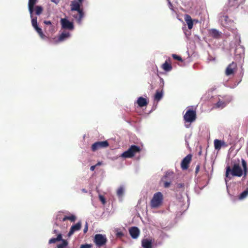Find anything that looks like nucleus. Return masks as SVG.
<instances>
[{
    "instance_id": "obj_1",
    "label": "nucleus",
    "mask_w": 248,
    "mask_h": 248,
    "mask_svg": "<svg viewBox=\"0 0 248 248\" xmlns=\"http://www.w3.org/2000/svg\"><path fill=\"white\" fill-rule=\"evenodd\" d=\"M241 163L243 170H242L240 166L239 162L235 163L232 168L229 166H227L226 168L225 176L229 177L230 174L232 175V176L237 177H241L244 174V176H246L248 172L247 163L244 159H241Z\"/></svg>"
},
{
    "instance_id": "obj_2",
    "label": "nucleus",
    "mask_w": 248,
    "mask_h": 248,
    "mask_svg": "<svg viewBox=\"0 0 248 248\" xmlns=\"http://www.w3.org/2000/svg\"><path fill=\"white\" fill-rule=\"evenodd\" d=\"M82 2L83 0H75L70 4L72 16L78 24H81L85 15L82 7Z\"/></svg>"
},
{
    "instance_id": "obj_3",
    "label": "nucleus",
    "mask_w": 248,
    "mask_h": 248,
    "mask_svg": "<svg viewBox=\"0 0 248 248\" xmlns=\"http://www.w3.org/2000/svg\"><path fill=\"white\" fill-rule=\"evenodd\" d=\"M140 148L136 145H132L126 151L124 152L121 155V156L124 158H131L134 156L137 153L140 152Z\"/></svg>"
},
{
    "instance_id": "obj_4",
    "label": "nucleus",
    "mask_w": 248,
    "mask_h": 248,
    "mask_svg": "<svg viewBox=\"0 0 248 248\" xmlns=\"http://www.w3.org/2000/svg\"><path fill=\"white\" fill-rule=\"evenodd\" d=\"M163 201V195L160 192L155 193L151 201V205L153 208H156L160 205Z\"/></svg>"
},
{
    "instance_id": "obj_5",
    "label": "nucleus",
    "mask_w": 248,
    "mask_h": 248,
    "mask_svg": "<svg viewBox=\"0 0 248 248\" xmlns=\"http://www.w3.org/2000/svg\"><path fill=\"white\" fill-rule=\"evenodd\" d=\"M197 118L195 110L188 109L184 116V119L186 123H191L194 122Z\"/></svg>"
},
{
    "instance_id": "obj_6",
    "label": "nucleus",
    "mask_w": 248,
    "mask_h": 248,
    "mask_svg": "<svg viewBox=\"0 0 248 248\" xmlns=\"http://www.w3.org/2000/svg\"><path fill=\"white\" fill-rule=\"evenodd\" d=\"M107 238L101 234H96L94 236V242L98 247H101L106 244Z\"/></svg>"
},
{
    "instance_id": "obj_7",
    "label": "nucleus",
    "mask_w": 248,
    "mask_h": 248,
    "mask_svg": "<svg viewBox=\"0 0 248 248\" xmlns=\"http://www.w3.org/2000/svg\"><path fill=\"white\" fill-rule=\"evenodd\" d=\"M109 146L108 141H101L94 142L91 147L92 150L95 152L96 150L101 149L107 148Z\"/></svg>"
},
{
    "instance_id": "obj_8",
    "label": "nucleus",
    "mask_w": 248,
    "mask_h": 248,
    "mask_svg": "<svg viewBox=\"0 0 248 248\" xmlns=\"http://www.w3.org/2000/svg\"><path fill=\"white\" fill-rule=\"evenodd\" d=\"M237 70V66L236 62H232L228 65L225 70L226 76H230L234 74Z\"/></svg>"
},
{
    "instance_id": "obj_9",
    "label": "nucleus",
    "mask_w": 248,
    "mask_h": 248,
    "mask_svg": "<svg viewBox=\"0 0 248 248\" xmlns=\"http://www.w3.org/2000/svg\"><path fill=\"white\" fill-rule=\"evenodd\" d=\"M192 157L191 154H188L183 158L181 163V167L183 170H186L188 168L189 164L192 160Z\"/></svg>"
},
{
    "instance_id": "obj_10",
    "label": "nucleus",
    "mask_w": 248,
    "mask_h": 248,
    "mask_svg": "<svg viewBox=\"0 0 248 248\" xmlns=\"http://www.w3.org/2000/svg\"><path fill=\"white\" fill-rule=\"evenodd\" d=\"M61 23L63 29L69 30H72L74 29L73 23L66 18H62L61 19Z\"/></svg>"
},
{
    "instance_id": "obj_11",
    "label": "nucleus",
    "mask_w": 248,
    "mask_h": 248,
    "mask_svg": "<svg viewBox=\"0 0 248 248\" xmlns=\"http://www.w3.org/2000/svg\"><path fill=\"white\" fill-rule=\"evenodd\" d=\"M76 217L73 215H71L70 216H64L62 217V214H60L57 215L56 220H59L60 221H64L66 220H69L71 222H74L76 220Z\"/></svg>"
},
{
    "instance_id": "obj_12",
    "label": "nucleus",
    "mask_w": 248,
    "mask_h": 248,
    "mask_svg": "<svg viewBox=\"0 0 248 248\" xmlns=\"http://www.w3.org/2000/svg\"><path fill=\"white\" fill-rule=\"evenodd\" d=\"M81 227V223L80 222H78L76 224L72 225L70 228V231L68 232V235H72L75 232L80 230Z\"/></svg>"
},
{
    "instance_id": "obj_13",
    "label": "nucleus",
    "mask_w": 248,
    "mask_h": 248,
    "mask_svg": "<svg viewBox=\"0 0 248 248\" xmlns=\"http://www.w3.org/2000/svg\"><path fill=\"white\" fill-rule=\"evenodd\" d=\"M129 233L131 237L134 238H137L140 234V230L136 227H132L129 229Z\"/></svg>"
},
{
    "instance_id": "obj_14",
    "label": "nucleus",
    "mask_w": 248,
    "mask_h": 248,
    "mask_svg": "<svg viewBox=\"0 0 248 248\" xmlns=\"http://www.w3.org/2000/svg\"><path fill=\"white\" fill-rule=\"evenodd\" d=\"M214 147L216 150H219L222 146L226 147L227 145L224 141L216 139L214 140Z\"/></svg>"
},
{
    "instance_id": "obj_15",
    "label": "nucleus",
    "mask_w": 248,
    "mask_h": 248,
    "mask_svg": "<svg viewBox=\"0 0 248 248\" xmlns=\"http://www.w3.org/2000/svg\"><path fill=\"white\" fill-rule=\"evenodd\" d=\"M184 19L187 25L188 29H192L193 26V21L194 20H193L191 17L188 15H186L185 16Z\"/></svg>"
},
{
    "instance_id": "obj_16",
    "label": "nucleus",
    "mask_w": 248,
    "mask_h": 248,
    "mask_svg": "<svg viewBox=\"0 0 248 248\" xmlns=\"http://www.w3.org/2000/svg\"><path fill=\"white\" fill-rule=\"evenodd\" d=\"M37 0H29L28 7L31 15V16L32 17V14L34 11V6L36 3Z\"/></svg>"
},
{
    "instance_id": "obj_17",
    "label": "nucleus",
    "mask_w": 248,
    "mask_h": 248,
    "mask_svg": "<svg viewBox=\"0 0 248 248\" xmlns=\"http://www.w3.org/2000/svg\"><path fill=\"white\" fill-rule=\"evenodd\" d=\"M148 102L147 99L142 97H140L137 100V104L140 107H143L147 105Z\"/></svg>"
},
{
    "instance_id": "obj_18",
    "label": "nucleus",
    "mask_w": 248,
    "mask_h": 248,
    "mask_svg": "<svg viewBox=\"0 0 248 248\" xmlns=\"http://www.w3.org/2000/svg\"><path fill=\"white\" fill-rule=\"evenodd\" d=\"M162 68L163 69L166 71L169 72L172 70V67L170 63H169L167 61L162 65Z\"/></svg>"
},
{
    "instance_id": "obj_19",
    "label": "nucleus",
    "mask_w": 248,
    "mask_h": 248,
    "mask_svg": "<svg viewBox=\"0 0 248 248\" xmlns=\"http://www.w3.org/2000/svg\"><path fill=\"white\" fill-rule=\"evenodd\" d=\"M142 246L144 248H152V241L148 239H144L142 241Z\"/></svg>"
},
{
    "instance_id": "obj_20",
    "label": "nucleus",
    "mask_w": 248,
    "mask_h": 248,
    "mask_svg": "<svg viewBox=\"0 0 248 248\" xmlns=\"http://www.w3.org/2000/svg\"><path fill=\"white\" fill-rule=\"evenodd\" d=\"M62 240V235L61 233H59L56 238H52L49 240L48 243L52 244L55 243L58 241H60Z\"/></svg>"
},
{
    "instance_id": "obj_21",
    "label": "nucleus",
    "mask_w": 248,
    "mask_h": 248,
    "mask_svg": "<svg viewBox=\"0 0 248 248\" xmlns=\"http://www.w3.org/2000/svg\"><path fill=\"white\" fill-rule=\"evenodd\" d=\"M163 97V91L157 90L155 95L154 99L155 101H159Z\"/></svg>"
},
{
    "instance_id": "obj_22",
    "label": "nucleus",
    "mask_w": 248,
    "mask_h": 248,
    "mask_svg": "<svg viewBox=\"0 0 248 248\" xmlns=\"http://www.w3.org/2000/svg\"><path fill=\"white\" fill-rule=\"evenodd\" d=\"M70 36L69 32H62L59 37L58 42H62L65 39L68 38Z\"/></svg>"
},
{
    "instance_id": "obj_23",
    "label": "nucleus",
    "mask_w": 248,
    "mask_h": 248,
    "mask_svg": "<svg viewBox=\"0 0 248 248\" xmlns=\"http://www.w3.org/2000/svg\"><path fill=\"white\" fill-rule=\"evenodd\" d=\"M170 174V173H166V175L164 177V178L162 179V181L164 182V186L165 187V188H168L170 186V185L171 184V181H166L165 180V179H167V178L168 177V176Z\"/></svg>"
},
{
    "instance_id": "obj_24",
    "label": "nucleus",
    "mask_w": 248,
    "mask_h": 248,
    "mask_svg": "<svg viewBox=\"0 0 248 248\" xmlns=\"http://www.w3.org/2000/svg\"><path fill=\"white\" fill-rule=\"evenodd\" d=\"M35 30L37 31V32L38 33L39 36L42 39H45L46 37V36L44 34L42 29L39 28V27H37L35 28Z\"/></svg>"
},
{
    "instance_id": "obj_25",
    "label": "nucleus",
    "mask_w": 248,
    "mask_h": 248,
    "mask_svg": "<svg viewBox=\"0 0 248 248\" xmlns=\"http://www.w3.org/2000/svg\"><path fill=\"white\" fill-rule=\"evenodd\" d=\"M62 242L61 244L57 245V248H65L68 246V243L66 240L62 239Z\"/></svg>"
},
{
    "instance_id": "obj_26",
    "label": "nucleus",
    "mask_w": 248,
    "mask_h": 248,
    "mask_svg": "<svg viewBox=\"0 0 248 248\" xmlns=\"http://www.w3.org/2000/svg\"><path fill=\"white\" fill-rule=\"evenodd\" d=\"M225 106V103L224 101H221L220 99L216 104V107L217 108H223Z\"/></svg>"
},
{
    "instance_id": "obj_27",
    "label": "nucleus",
    "mask_w": 248,
    "mask_h": 248,
    "mask_svg": "<svg viewBox=\"0 0 248 248\" xmlns=\"http://www.w3.org/2000/svg\"><path fill=\"white\" fill-rule=\"evenodd\" d=\"M248 195V188H247L245 191H244L239 197V199L240 200H243L246 198Z\"/></svg>"
},
{
    "instance_id": "obj_28",
    "label": "nucleus",
    "mask_w": 248,
    "mask_h": 248,
    "mask_svg": "<svg viewBox=\"0 0 248 248\" xmlns=\"http://www.w3.org/2000/svg\"><path fill=\"white\" fill-rule=\"evenodd\" d=\"M35 13L37 15H40L43 12V8L40 6H36L35 7Z\"/></svg>"
},
{
    "instance_id": "obj_29",
    "label": "nucleus",
    "mask_w": 248,
    "mask_h": 248,
    "mask_svg": "<svg viewBox=\"0 0 248 248\" xmlns=\"http://www.w3.org/2000/svg\"><path fill=\"white\" fill-rule=\"evenodd\" d=\"M228 19V16H221L220 18L221 24L224 26H226L227 24Z\"/></svg>"
},
{
    "instance_id": "obj_30",
    "label": "nucleus",
    "mask_w": 248,
    "mask_h": 248,
    "mask_svg": "<svg viewBox=\"0 0 248 248\" xmlns=\"http://www.w3.org/2000/svg\"><path fill=\"white\" fill-rule=\"evenodd\" d=\"M124 192V189L123 186L120 187L117 191V195L118 197H121L123 195Z\"/></svg>"
},
{
    "instance_id": "obj_31",
    "label": "nucleus",
    "mask_w": 248,
    "mask_h": 248,
    "mask_svg": "<svg viewBox=\"0 0 248 248\" xmlns=\"http://www.w3.org/2000/svg\"><path fill=\"white\" fill-rule=\"evenodd\" d=\"M31 23H32V26L33 27V28L34 29L35 28L38 27V25H37V17H35L32 18Z\"/></svg>"
},
{
    "instance_id": "obj_32",
    "label": "nucleus",
    "mask_w": 248,
    "mask_h": 248,
    "mask_svg": "<svg viewBox=\"0 0 248 248\" xmlns=\"http://www.w3.org/2000/svg\"><path fill=\"white\" fill-rule=\"evenodd\" d=\"M172 57L175 60H178L180 62H183V59H182V57L180 56H178L175 54H173L172 55Z\"/></svg>"
},
{
    "instance_id": "obj_33",
    "label": "nucleus",
    "mask_w": 248,
    "mask_h": 248,
    "mask_svg": "<svg viewBox=\"0 0 248 248\" xmlns=\"http://www.w3.org/2000/svg\"><path fill=\"white\" fill-rule=\"evenodd\" d=\"M44 24H45L46 25H49L50 27H49V29H51V30H53L54 29V26L52 25V23L50 21H46V20H45L44 21Z\"/></svg>"
},
{
    "instance_id": "obj_34",
    "label": "nucleus",
    "mask_w": 248,
    "mask_h": 248,
    "mask_svg": "<svg viewBox=\"0 0 248 248\" xmlns=\"http://www.w3.org/2000/svg\"><path fill=\"white\" fill-rule=\"evenodd\" d=\"M212 34L214 37H216L219 35L218 31L215 29L212 30Z\"/></svg>"
},
{
    "instance_id": "obj_35",
    "label": "nucleus",
    "mask_w": 248,
    "mask_h": 248,
    "mask_svg": "<svg viewBox=\"0 0 248 248\" xmlns=\"http://www.w3.org/2000/svg\"><path fill=\"white\" fill-rule=\"evenodd\" d=\"M99 199L103 204H105L106 203V199L103 196H102L101 195H99Z\"/></svg>"
},
{
    "instance_id": "obj_36",
    "label": "nucleus",
    "mask_w": 248,
    "mask_h": 248,
    "mask_svg": "<svg viewBox=\"0 0 248 248\" xmlns=\"http://www.w3.org/2000/svg\"><path fill=\"white\" fill-rule=\"evenodd\" d=\"M92 245L90 244H83L80 246V248H91Z\"/></svg>"
},
{
    "instance_id": "obj_37",
    "label": "nucleus",
    "mask_w": 248,
    "mask_h": 248,
    "mask_svg": "<svg viewBox=\"0 0 248 248\" xmlns=\"http://www.w3.org/2000/svg\"><path fill=\"white\" fill-rule=\"evenodd\" d=\"M200 165L198 164L197 165L196 170H195V174H197L200 170Z\"/></svg>"
},
{
    "instance_id": "obj_38",
    "label": "nucleus",
    "mask_w": 248,
    "mask_h": 248,
    "mask_svg": "<svg viewBox=\"0 0 248 248\" xmlns=\"http://www.w3.org/2000/svg\"><path fill=\"white\" fill-rule=\"evenodd\" d=\"M88 223L86 222L85 227H84V229L83 230L84 232V233L87 232L88 231Z\"/></svg>"
},
{
    "instance_id": "obj_39",
    "label": "nucleus",
    "mask_w": 248,
    "mask_h": 248,
    "mask_svg": "<svg viewBox=\"0 0 248 248\" xmlns=\"http://www.w3.org/2000/svg\"><path fill=\"white\" fill-rule=\"evenodd\" d=\"M124 235V234L122 232H118L117 233V236L118 237H121Z\"/></svg>"
},
{
    "instance_id": "obj_40",
    "label": "nucleus",
    "mask_w": 248,
    "mask_h": 248,
    "mask_svg": "<svg viewBox=\"0 0 248 248\" xmlns=\"http://www.w3.org/2000/svg\"><path fill=\"white\" fill-rule=\"evenodd\" d=\"M96 167V165H93V166H92L91 167H90V170L91 171H93L95 168V167Z\"/></svg>"
},
{
    "instance_id": "obj_41",
    "label": "nucleus",
    "mask_w": 248,
    "mask_h": 248,
    "mask_svg": "<svg viewBox=\"0 0 248 248\" xmlns=\"http://www.w3.org/2000/svg\"><path fill=\"white\" fill-rule=\"evenodd\" d=\"M51 1L55 2V3H57L59 2L60 0H51Z\"/></svg>"
},
{
    "instance_id": "obj_42",
    "label": "nucleus",
    "mask_w": 248,
    "mask_h": 248,
    "mask_svg": "<svg viewBox=\"0 0 248 248\" xmlns=\"http://www.w3.org/2000/svg\"><path fill=\"white\" fill-rule=\"evenodd\" d=\"M178 186L179 187H183V186H184V184H179L178 185Z\"/></svg>"
},
{
    "instance_id": "obj_43",
    "label": "nucleus",
    "mask_w": 248,
    "mask_h": 248,
    "mask_svg": "<svg viewBox=\"0 0 248 248\" xmlns=\"http://www.w3.org/2000/svg\"><path fill=\"white\" fill-rule=\"evenodd\" d=\"M81 190L84 193H87V190L86 189H85V188L82 189Z\"/></svg>"
},
{
    "instance_id": "obj_44",
    "label": "nucleus",
    "mask_w": 248,
    "mask_h": 248,
    "mask_svg": "<svg viewBox=\"0 0 248 248\" xmlns=\"http://www.w3.org/2000/svg\"><path fill=\"white\" fill-rule=\"evenodd\" d=\"M102 164V162H98L95 165H96V166H100Z\"/></svg>"
},
{
    "instance_id": "obj_45",
    "label": "nucleus",
    "mask_w": 248,
    "mask_h": 248,
    "mask_svg": "<svg viewBox=\"0 0 248 248\" xmlns=\"http://www.w3.org/2000/svg\"><path fill=\"white\" fill-rule=\"evenodd\" d=\"M58 230H54L53 231V233H58Z\"/></svg>"
}]
</instances>
